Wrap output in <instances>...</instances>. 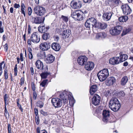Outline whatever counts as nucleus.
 <instances>
[{"label":"nucleus","mask_w":133,"mask_h":133,"mask_svg":"<svg viewBox=\"0 0 133 133\" xmlns=\"http://www.w3.org/2000/svg\"><path fill=\"white\" fill-rule=\"evenodd\" d=\"M60 97L64 102H66L68 99H69L70 105L72 106L75 102V100L73 97L71 93L65 91L62 92L60 95Z\"/></svg>","instance_id":"1"},{"label":"nucleus","mask_w":133,"mask_h":133,"mask_svg":"<svg viewBox=\"0 0 133 133\" xmlns=\"http://www.w3.org/2000/svg\"><path fill=\"white\" fill-rule=\"evenodd\" d=\"M109 106L111 110L114 111H116L119 109L121 105L119 101L117 98H113L110 101Z\"/></svg>","instance_id":"2"},{"label":"nucleus","mask_w":133,"mask_h":133,"mask_svg":"<svg viewBox=\"0 0 133 133\" xmlns=\"http://www.w3.org/2000/svg\"><path fill=\"white\" fill-rule=\"evenodd\" d=\"M97 75L100 81L103 82L104 81L109 75L108 69H105L99 71Z\"/></svg>","instance_id":"3"},{"label":"nucleus","mask_w":133,"mask_h":133,"mask_svg":"<svg viewBox=\"0 0 133 133\" xmlns=\"http://www.w3.org/2000/svg\"><path fill=\"white\" fill-rule=\"evenodd\" d=\"M123 29V27L122 26H117L110 29L109 32L111 35L113 36H116L121 33Z\"/></svg>","instance_id":"4"},{"label":"nucleus","mask_w":133,"mask_h":133,"mask_svg":"<svg viewBox=\"0 0 133 133\" xmlns=\"http://www.w3.org/2000/svg\"><path fill=\"white\" fill-rule=\"evenodd\" d=\"M34 11L35 14L40 16L43 15L46 12V9L44 8L39 5L34 8Z\"/></svg>","instance_id":"5"},{"label":"nucleus","mask_w":133,"mask_h":133,"mask_svg":"<svg viewBox=\"0 0 133 133\" xmlns=\"http://www.w3.org/2000/svg\"><path fill=\"white\" fill-rule=\"evenodd\" d=\"M35 65L37 68L40 70H43L44 71H46L48 70V66L45 64L44 65L42 62L39 60L36 61Z\"/></svg>","instance_id":"6"},{"label":"nucleus","mask_w":133,"mask_h":133,"mask_svg":"<svg viewBox=\"0 0 133 133\" xmlns=\"http://www.w3.org/2000/svg\"><path fill=\"white\" fill-rule=\"evenodd\" d=\"M30 39L31 41L35 43H38L40 41L39 35L37 32H35L31 35Z\"/></svg>","instance_id":"7"},{"label":"nucleus","mask_w":133,"mask_h":133,"mask_svg":"<svg viewBox=\"0 0 133 133\" xmlns=\"http://www.w3.org/2000/svg\"><path fill=\"white\" fill-rule=\"evenodd\" d=\"M123 13L124 15H129L131 12V10L129 6L127 4L122 5L121 6Z\"/></svg>","instance_id":"8"},{"label":"nucleus","mask_w":133,"mask_h":133,"mask_svg":"<svg viewBox=\"0 0 133 133\" xmlns=\"http://www.w3.org/2000/svg\"><path fill=\"white\" fill-rule=\"evenodd\" d=\"M44 17H39L31 16V21L32 23L39 24L43 22L44 20Z\"/></svg>","instance_id":"9"},{"label":"nucleus","mask_w":133,"mask_h":133,"mask_svg":"<svg viewBox=\"0 0 133 133\" xmlns=\"http://www.w3.org/2000/svg\"><path fill=\"white\" fill-rule=\"evenodd\" d=\"M51 102L55 108L60 107L62 106V103L61 100L57 98L52 99Z\"/></svg>","instance_id":"10"},{"label":"nucleus","mask_w":133,"mask_h":133,"mask_svg":"<svg viewBox=\"0 0 133 133\" xmlns=\"http://www.w3.org/2000/svg\"><path fill=\"white\" fill-rule=\"evenodd\" d=\"M71 5L74 9H79L81 7V2L79 0H73L71 2Z\"/></svg>","instance_id":"11"},{"label":"nucleus","mask_w":133,"mask_h":133,"mask_svg":"<svg viewBox=\"0 0 133 133\" xmlns=\"http://www.w3.org/2000/svg\"><path fill=\"white\" fill-rule=\"evenodd\" d=\"M71 16L75 20L82 21L83 19V17L81 14L78 11H74L71 14Z\"/></svg>","instance_id":"12"},{"label":"nucleus","mask_w":133,"mask_h":133,"mask_svg":"<svg viewBox=\"0 0 133 133\" xmlns=\"http://www.w3.org/2000/svg\"><path fill=\"white\" fill-rule=\"evenodd\" d=\"M101 101V98L97 94H95L92 99V103L95 106L98 105Z\"/></svg>","instance_id":"13"},{"label":"nucleus","mask_w":133,"mask_h":133,"mask_svg":"<svg viewBox=\"0 0 133 133\" xmlns=\"http://www.w3.org/2000/svg\"><path fill=\"white\" fill-rule=\"evenodd\" d=\"M50 43L47 42L42 43L40 45V48L43 51L47 50L50 48Z\"/></svg>","instance_id":"14"},{"label":"nucleus","mask_w":133,"mask_h":133,"mask_svg":"<svg viewBox=\"0 0 133 133\" xmlns=\"http://www.w3.org/2000/svg\"><path fill=\"white\" fill-rule=\"evenodd\" d=\"M88 58L85 56H81L78 57L77 62L79 64L81 65H84L86 63Z\"/></svg>","instance_id":"15"},{"label":"nucleus","mask_w":133,"mask_h":133,"mask_svg":"<svg viewBox=\"0 0 133 133\" xmlns=\"http://www.w3.org/2000/svg\"><path fill=\"white\" fill-rule=\"evenodd\" d=\"M103 120L105 122L107 123L110 117V112L108 110H103L102 113Z\"/></svg>","instance_id":"16"},{"label":"nucleus","mask_w":133,"mask_h":133,"mask_svg":"<svg viewBox=\"0 0 133 133\" xmlns=\"http://www.w3.org/2000/svg\"><path fill=\"white\" fill-rule=\"evenodd\" d=\"M109 62L112 65L117 64L121 63L119 57H115L110 58Z\"/></svg>","instance_id":"17"},{"label":"nucleus","mask_w":133,"mask_h":133,"mask_svg":"<svg viewBox=\"0 0 133 133\" xmlns=\"http://www.w3.org/2000/svg\"><path fill=\"white\" fill-rule=\"evenodd\" d=\"M45 61L47 63H52L55 60V57L52 54H48L45 57Z\"/></svg>","instance_id":"18"},{"label":"nucleus","mask_w":133,"mask_h":133,"mask_svg":"<svg viewBox=\"0 0 133 133\" xmlns=\"http://www.w3.org/2000/svg\"><path fill=\"white\" fill-rule=\"evenodd\" d=\"M94 66V64L93 62H88L85 64V68L87 70L90 71L93 69Z\"/></svg>","instance_id":"19"},{"label":"nucleus","mask_w":133,"mask_h":133,"mask_svg":"<svg viewBox=\"0 0 133 133\" xmlns=\"http://www.w3.org/2000/svg\"><path fill=\"white\" fill-rule=\"evenodd\" d=\"M113 14V13L111 12L104 13L102 16L103 19L105 21H108L110 19Z\"/></svg>","instance_id":"20"},{"label":"nucleus","mask_w":133,"mask_h":133,"mask_svg":"<svg viewBox=\"0 0 133 133\" xmlns=\"http://www.w3.org/2000/svg\"><path fill=\"white\" fill-rule=\"evenodd\" d=\"M49 29L48 26H45V25H41L38 27V30L39 32L41 33H45Z\"/></svg>","instance_id":"21"},{"label":"nucleus","mask_w":133,"mask_h":133,"mask_svg":"<svg viewBox=\"0 0 133 133\" xmlns=\"http://www.w3.org/2000/svg\"><path fill=\"white\" fill-rule=\"evenodd\" d=\"M71 34V31L70 29H68L64 30L62 34V37L63 39H66L68 38Z\"/></svg>","instance_id":"22"},{"label":"nucleus","mask_w":133,"mask_h":133,"mask_svg":"<svg viewBox=\"0 0 133 133\" xmlns=\"http://www.w3.org/2000/svg\"><path fill=\"white\" fill-rule=\"evenodd\" d=\"M116 82V79L113 77H109L106 81L107 84L109 86L112 85Z\"/></svg>","instance_id":"23"},{"label":"nucleus","mask_w":133,"mask_h":133,"mask_svg":"<svg viewBox=\"0 0 133 133\" xmlns=\"http://www.w3.org/2000/svg\"><path fill=\"white\" fill-rule=\"evenodd\" d=\"M52 49L56 51H58L61 48L60 45L57 43H54L51 45Z\"/></svg>","instance_id":"24"},{"label":"nucleus","mask_w":133,"mask_h":133,"mask_svg":"<svg viewBox=\"0 0 133 133\" xmlns=\"http://www.w3.org/2000/svg\"><path fill=\"white\" fill-rule=\"evenodd\" d=\"M119 55V59L121 63L127 60L128 58L127 55L126 54H123L122 52H120Z\"/></svg>","instance_id":"25"},{"label":"nucleus","mask_w":133,"mask_h":133,"mask_svg":"<svg viewBox=\"0 0 133 133\" xmlns=\"http://www.w3.org/2000/svg\"><path fill=\"white\" fill-rule=\"evenodd\" d=\"M107 26V25L105 23L98 22L95 28L103 29L106 28Z\"/></svg>","instance_id":"26"},{"label":"nucleus","mask_w":133,"mask_h":133,"mask_svg":"<svg viewBox=\"0 0 133 133\" xmlns=\"http://www.w3.org/2000/svg\"><path fill=\"white\" fill-rule=\"evenodd\" d=\"M91 25V27L94 26L95 28V26L97 24V21L96 19L94 18H91L88 19Z\"/></svg>","instance_id":"27"},{"label":"nucleus","mask_w":133,"mask_h":133,"mask_svg":"<svg viewBox=\"0 0 133 133\" xmlns=\"http://www.w3.org/2000/svg\"><path fill=\"white\" fill-rule=\"evenodd\" d=\"M21 14H23L24 17H25V11L26 10L25 9L26 8V6L25 4L22 1H21Z\"/></svg>","instance_id":"28"},{"label":"nucleus","mask_w":133,"mask_h":133,"mask_svg":"<svg viewBox=\"0 0 133 133\" xmlns=\"http://www.w3.org/2000/svg\"><path fill=\"white\" fill-rule=\"evenodd\" d=\"M97 90V85H93L91 87L90 89V93L91 95H93Z\"/></svg>","instance_id":"29"},{"label":"nucleus","mask_w":133,"mask_h":133,"mask_svg":"<svg viewBox=\"0 0 133 133\" xmlns=\"http://www.w3.org/2000/svg\"><path fill=\"white\" fill-rule=\"evenodd\" d=\"M41 71L42 73L40 74V75L42 78H46L47 76L50 74V72H47L48 70L46 71H44L43 70Z\"/></svg>","instance_id":"30"},{"label":"nucleus","mask_w":133,"mask_h":133,"mask_svg":"<svg viewBox=\"0 0 133 133\" xmlns=\"http://www.w3.org/2000/svg\"><path fill=\"white\" fill-rule=\"evenodd\" d=\"M128 80V78L127 76H124L123 77L121 80V84L122 85H125Z\"/></svg>","instance_id":"31"},{"label":"nucleus","mask_w":133,"mask_h":133,"mask_svg":"<svg viewBox=\"0 0 133 133\" xmlns=\"http://www.w3.org/2000/svg\"><path fill=\"white\" fill-rule=\"evenodd\" d=\"M107 36L106 34L105 33H99L97 34L96 37L97 38H104Z\"/></svg>","instance_id":"32"},{"label":"nucleus","mask_w":133,"mask_h":133,"mask_svg":"<svg viewBox=\"0 0 133 133\" xmlns=\"http://www.w3.org/2000/svg\"><path fill=\"white\" fill-rule=\"evenodd\" d=\"M128 19V16H125L119 17V20L121 22H124L126 21Z\"/></svg>","instance_id":"33"},{"label":"nucleus","mask_w":133,"mask_h":133,"mask_svg":"<svg viewBox=\"0 0 133 133\" xmlns=\"http://www.w3.org/2000/svg\"><path fill=\"white\" fill-rule=\"evenodd\" d=\"M68 108V107L66 105H64L59 112H61L62 114H65L67 112Z\"/></svg>","instance_id":"34"},{"label":"nucleus","mask_w":133,"mask_h":133,"mask_svg":"<svg viewBox=\"0 0 133 133\" xmlns=\"http://www.w3.org/2000/svg\"><path fill=\"white\" fill-rule=\"evenodd\" d=\"M130 31V29L128 28L124 29L123 31V32L122 34V36L126 35L127 33L129 32Z\"/></svg>","instance_id":"35"},{"label":"nucleus","mask_w":133,"mask_h":133,"mask_svg":"<svg viewBox=\"0 0 133 133\" xmlns=\"http://www.w3.org/2000/svg\"><path fill=\"white\" fill-rule=\"evenodd\" d=\"M50 37V35L48 33H45L42 36L43 39L45 40H46Z\"/></svg>","instance_id":"36"},{"label":"nucleus","mask_w":133,"mask_h":133,"mask_svg":"<svg viewBox=\"0 0 133 133\" xmlns=\"http://www.w3.org/2000/svg\"><path fill=\"white\" fill-rule=\"evenodd\" d=\"M124 92L123 91H120L118 92L117 94V96L120 98L124 97Z\"/></svg>","instance_id":"37"},{"label":"nucleus","mask_w":133,"mask_h":133,"mask_svg":"<svg viewBox=\"0 0 133 133\" xmlns=\"http://www.w3.org/2000/svg\"><path fill=\"white\" fill-rule=\"evenodd\" d=\"M91 25L88 19L85 23V26L87 28H90Z\"/></svg>","instance_id":"38"},{"label":"nucleus","mask_w":133,"mask_h":133,"mask_svg":"<svg viewBox=\"0 0 133 133\" xmlns=\"http://www.w3.org/2000/svg\"><path fill=\"white\" fill-rule=\"evenodd\" d=\"M4 79H7L8 78V69L7 67L5 68V70L4 71Z\"/></svg>","instance_id":"39"},{"label":"nucleus","mask_w":133,"mask_h":133,"mask_svg":"<svg viewBox=\"0 0 133 133\" xmlns=\"http://www.w3.org/2000/svg\"><path fill=\"white\" fill-rule=\"evenodd\" d=\"M44 105L42 101H39L37 103V106L39 107L40 108H42Z\"/></svg>","instance_id":"40"},{"label":"nucleus","mask_w":133,"mask_h":133,"mask_svg":"<svg viewBox=\"0 0 133 133\" xmlns=\"http://www.w3.org/2000/svg\"><path fill=\"white\" fill-rule=\"evenodd\" d=\"M61 18L63 22H67L68 21V18L66 16L62 15Z\"/></svg>","instance_id":"41"},{"label":"nucleus","mask_w":133,"mask_h":133,"mask_svg":"<svg viewBox=\"0 0 133 133\" xmlns=\"http://www.w3.org/2000/svg\"><path fill=\"white\" fill-rule=\"evenodd\" d=\"M48 80L46 79L43 80L40 84V85L42 87H44L46 84Z\"/></svg>","instance_id":"42"},{"label":"nucleus","mask_w":133,"mask_h":133,"mask_svg":"<svg viewBox=\"0 0 133 133\" xmlns=\"http://www.w3.org/2000/svg\"><path fill=\"white\" fill-rule=\"evenodd\" d=\"M28 15L29 16H30L32 12V9L30 7H29L28 8Z\"/></svg>","instance_id":"43"},{"label":"nucleus","mask_w":133,"mask_h":133,"mask_svg":"<svg viewBox=\"0 0 133 133\" xmlns=\"http://www.w3.org/2000/svg\"><path fill=\"white\" fill-rule=\"evenodd\" d=\"M111 90H108L105 92V95L107 97H109L111 96Z\"/></svg>","instance_id":"44"},{"label":"nucleus","mask_w":133,"mask_h":133,"mask_svg":"<svg viewBox=\"0 0 133 133\" xmlns=\"http://www.w3.org/2000/svg\"><path fill=\"white\" fill-rule=\"evenodd\" d=\"M9 96L7 94H5L4 97V102H8L9 101Z\"/></svg>","instance_id":"45"},{"label":"nucleus","mask_w":133,"mask_h":133,"mask_svg":"<svg viewBox=\"0 0 133 133\" xmlns=\"http://www.w3.org/2000/svg\"><path fill=\"white\" fill-rule=\"evenodd\" d=\"M40 112L41 114L44 116L48 115L49 114V112H45L43 110H41Z\"/></svg>","instance_id":"46"},{"label":"nucleus","mask_w":133,"mask_h":133,"mask_svg":"<svg viewBox=\"0 0 133 133\" xmlns=\"http://www.w3.org/2000/svg\"><path fill=\"white\" fill-rule=\"evenodd\" d=\"M8 133H11V126L10 124H8Z\"/></svg>","instance_id":"47"},{"label":"nucleus","mask_w":133,"mask_h":133,"mask_svg":"<svg viewBox=\"0 0 133 133\" xmlns=\"http://www.w3.org/2000/svg\"><path fill=\"white\" fill-rule=\"evenodd\" d=\"M111 1L115 3L117 5L119 3V0H110Z\"/></svg>","instance_id":"48"},{"label":"nucleus","mask_w":133,"mask_h":133,"mask_svg":"<svg viewBox=\"0 0 133 133\" xmlns=\"http://www.w3.org/2000/svg\"><path fill=\"white\" fill-rule=\"evenodd\" d=\"M35 120L37 124V125L38 124L39 122V117L38 116H36Z\"/></svg>","instance_id":"49"},{"label":"nucleus","mask_w":133,"mask_h":133,"mask_svg":"<svg viewBox=\"0 0 133 133\" xmlns=\"http://www.w3.org/2000/svg\"><path fill=\"white\" fill-rule=\"evenodd\" d=\"M17 105L18 107L19 108V109L21 111V112H23V109L21 105L19 103H17Z\"/></svg>","instance_id":"50"},{"label":"nucleus","mask_w":133,"mask_h":133,"mask_svg":"<svg viewBox=\"0 0 133 133\" xmlns=\"http://www.w3.org/2000/svg\"><path fill=\"white\" fill-rule=\"evenodd\" d=\"M24 78L22 77L20 79V84L22 85L24 83Z\"/></svg>","instance_id":"51"},{"label":"nucleus","mask_w":133,"mask_h":133,"mask_svg":"<svg viewBox=\"0 0 133 133\" xmlns=\"http://www.w3.org/2000/svg\"><path fill=\"white\" fill-rule=\"evenodd\" d=\"M4 49L5 52H7L8 49V45L7 43L5 44L4 45Z\"/></svg>","instance_id":"52"},{"label":"nucleus","mask_w":133,"mask_h":133,"mask_svg":"<svg viewBox=\"0 0 133 133\" xmlns=\"http://www.w3.org/2000/svg\"><path fill=\"white\" fill-rule=\"evenodd\" d=\"M37 94H36L35 91L33 92V98L35 99L36 98L37 96Z\"/></svg>","instance_id":"53"},{"label":"nucleus","mask_w":133,"mask_h":133,"mask_svg":"<svg viewBox=\"0 0 133 133\" xmlns=\"http://www.w3.org/2000/svg\"><path fill=\"white\" fill-rule=\"evenodd\" d=\"M29 58L30 59H32L33 58V56L32 53H29Z\"/></svg>","instance_id":"54"},{"label":"nucleus","mask_w":133,"mask_h":133,"mask_svg":"<svg viewBox=\"0 0 133 133\" xmlns=\"http://www.w3.org/2000/svg\"><path fill=\"white\" fill-rule=\"evenodd\" d=\"M34 112L36 116H38V111L37 109L35 108L34 109Z\"/></svg>","instance_id":"55"},{"label":"nucleus","mask_w":133,"mask_h":133,"mask_svg":"<svg viewBox=\"0 0 133 133\" xmlns=\"http://www.w3.org/2000/svg\"><path fill=\"white\" fill-rule=\"evenodd\" d=\"M4 115L6 117L8 115L9 116V114L7 110H4Z\"/></svg>","instance_id":"56"},{"label":"nucleus","mask_w":133,"mask_h":133,"mask_svg":"<svg viewBox=\"0 0 133 133\" xmlns=\"http://www.w3.org/2000/svg\"><path fill=\"white\" fill-rule=\"evenodd\" d=\"M14 6L15 8L17 9L19 8L20 6L19 4H17L16 3L14 4Z\"/></svg>","instance_id":"57"},{"label":"nucleus","mask_w":133,"mask_h":133,"mask_svg":"<svg viewBox=\"0 0 133 133\" xmlns=\"http://www.w3.org/2000/svg\"><path fill=\"white\" fill-rule=\"evenodd\" d=\"M30 71L31 72V74L32 75H33L34 74V70L33 68L32 67H31L30 68Z\"/></svg>","instance_id":"58"},{"label":"nucleus","mask_w":133,"mask_h":133,"mask_svg":"<svg viewBox=\"0 0 133 133\" xmlns=\"http://www.w3.org/2000/svg\"><path fill=\"white\" fill-rule=\"evenodd\" d=\"M28 34L30 33V25H29L28 27Z\"/></svg>","instance_id":"59"},{"label":"nucleus","mask_w":133,"mask_h":133,"mask_svg":"<svg viewBox=\"0 0 133 133\" xmlns=\"http://www.w3.org/2000/svg\"><path fill=\"white\" fill-rule=\"evenodd\" d=\"M20 60L21 61H23V54L22 53H21L20 54Z\"/></svg>","instance_id":"60"},{"label":"nucleus","mask_w":133,"mask_h":133,"mask_svg":"<svg viewBox=\"0 0 133 133\" xmlns=\"http://www.w3.org/2000/svg\"><path fill=\"white\" fill-rule=\"evenodd\" d=\"M31 39H29L28 40L27 43L29 45H30L31 44Z\"/></svg>","instance_id":"61"},{"label":"nucleus","mask_w":133,"mask_h":133,"mask_svg":"<svg viewBox=\"0 0 133 133\" xmlns=\"http://www.w3.org/2000/svg\"><path fill=\"white\" fill-rule=\"evenodd\" d=\"M83 1L85 3H90L92 0H83Z\"/></svg>","instance_id":"62"},{"label":"nucleus","mask_w":133,"mask_h":133,"mask_svg":"<svg viewBox=\"0 0 133 133\" xmlns=\"http://www.w3.org/2000/svg\"><path fill=\"white\" fill-rule=\"evenodd\" d=\"M32 89L33 91H35L36 88L34 85H32Z\"/></svg>","instance_id":"63"},{"label":"nucleus","mask_w":133,"mask_h":133,"mask_svg":"<svg viewBox=\"0 0 133 133\" xmlns=\"http://www.w3.org/2000/svg\"><path fill=\"white\" fill-rule=\"evenodd\" d=\"M28 50L29 53H32V49L30 47H28Z\"/></svg>","instance_id":"64"}]
</instances>
